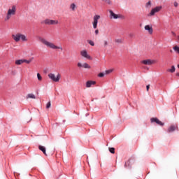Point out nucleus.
Instances as JSON below:
<instances>
[{"instance_id": "nucleus-1", "label": "nucleus", "mask_w": 179, "mask_h": 179, "mask_svg": "<svg viewBox=\"0 0 179 179\" xmlns=\"http://www.w3.org/2000/svg\"><path fill=\"white\" fill-rule=\"evenodd\" d=\"M38 40L39 41H41V43H42V44L48 47V48H51L52 50H60V51H64V48H62V46H57L55 45L54 43L50 42L41 36L38 37Z\"/></svg>"}, {"instance_id": "nucleus-2", "label": "nucleus", "mask_w": 179, "mask_h": 179, "mask_svg": "<svg viewBox=\"0 0 179 179\" xmlns=\"http://www.w3.org/2000/svg\"><path fill=\"white\" fill-rule=\"evenodd\" d=\"M16 10H17L16 5H13L9 7L4 20L6 22H8V20H10V19H12V16H15V15H16Z\"/></svg>"}, {"instance_id": "nucleus-3", "label": "nucleus", "mask_w": 179, "mask_h": 179, "mask_svg": "<svg viewBox=\"0 0 179 179\" xmlns=\"http://www.w3.org/2000/svg\"><path fill=\"white\" fill-rule=\"evenodd\" d=\"M12 38L14 40V41H15V43H19L20 40L22 41H27V37L24 34H22L20 33L13 34Z\"/></svg>"}, {"instance_id": "nucleus-4", "label": "nucleus", "mask_w": 179, "mask_h": 179, "mask_svg": "<svg viewBox=\"0 0 179 179\" xmlns=\"http://www.w3.org/2000/svg\"><path fill=\"white\" fill-rule=\"evenodd\" d=\"M48 78L51 79L53 82H59V79H61V74L58 73L57 76H55V74L52 73H50L48 75Z\"/></svg>"}, {"instance_id": "nucleus-5", "label": "nucleus", "mask_w": 179, "mask_h": 179, "mask_svg": "<svg viewBox=\"0 0 179 179\" xmlns=\"http://www.w3.org/2000/svg\"><path fill=\"white\" fill-rule=\"evenodd\" d=\"M100 15H95L93 17V21L92 22L93 29H97V24H99V20H100Z\"/></svg>"}, {"instance_id": "nucleus-6", "label": "nucleus", "mask_w": 179, "mask_h": 179, "mask_svg": "<svg viewBox=\"0 0 179 179\" xmlns=\"http://www.w3.org/2000/svg\"><path fill=\"white\" fill-rule=\"evenodd\" d=\"M43 23H44V24H48V26H51V25L58 24L59 22L58 20L46 19L43 21Z\"/></svg>"}, {"instance_id": "nucleus-7", "label": "nucleus", "mask_w": 179, "mask_h": 179, "mask_svg": "<svg viewBox=\"0 0 179 179\" xmlns=\"http://www.w3.org/2000/svg\"><path fill=\"white\" fill-rule=\"evenodd\" d=\"M80 55L83 57V58H86L87 59H90L92 61L93 59L92 57H90V55L87 53V50H84L80 51Z\"/></svg>"}, {"instance_id": "nucleus-8", "label": "nucleus", "mask_w": 179, "mask_h": 179, "mask_svg": "<svg viewBox=\"0 0 179 179\" xmlns=\"http://www.w3.org/2000/svg\"><path fill=\"white\" fill-rule=\"evenodd\" d=\"M109 13L110 15V19H121V17H122V15H117L111 10H109Z\"/></svg>"}, {"instance_id": "nucleus-9", "label": "nucleus", "mask_w": 179, "mask_h": 179, "mask_svg": "<svg viewBox=\"0 0 179 179\" xmlns=\"http://www.w3.org/2000/svg\"><path fill=\"white\" fill-rule=\"evenodd\" d=\"M160 10H162V6L155 7L150 13V16H155V13H157V12H160Z\"/></svg>"}, {"instance_id": "nucleus-10", "label": "nucleus", "mask_w": 179, "mask_h": 179, "mask_svg": "<svg viewBox=\"0 0 179 179\" xmlns=\"http://www.w3.org/2000/svg\"><path fill=\"white\" fill-rule=\"evenodd\" d=\"M141 64H143L144 65H152L153 64H156V60L145 59L143 60L141 62Z\"/></svg>"}, {"instance_id": "nucleus-11", "label": "nucleus", "mask_w": 179, "mask_h": 179, "mask_svg": "<svg viewBox=\"0 0 179 179\" xmlns=\"http://www.w3.org/2000/svg\"><path fill=\"white\" fill-rule=\"evenodd\" d=\"M151 122H156V124H157V125H160V127H163V125H164V123H163L162 121H160L157 117L151 118Z\"/></svg>"}, {"instance_id": "nucleus-12", "label": "nucleus", "mask_w": 179, "mask_h": 179, "mask_svg": "<svg viewBox=\"0 0 179 179\" xmlns=\"http://www.w3.org/2000/svg\"><path fill=\"white\" fill-rule=\"evenodd\" d=\"M144 29L148 31L149 34H153V28L150 25H145Z\"/></svg>"}, {"instance_id": "nucleus-13", "label": "nucleus", "mask_w": 179, "mask_h": 179, "mask_svg": "<svg viewBox=\"0 0 179 179\" xmlns=\"http://www.w3.org/2000/svg\"><path fill=\"white\" fill-rule=\"evenodd\" d=\"M92 85H96V81L89 80L86 83V87H92Z\"/></svg>"}, {"instance_id": "nucleus-14", "label": "nucleus", "mask_w": 179, "mask_h": 179, "mask_svg": "<svg viewBox=\"0 0 179 179\" xmlns=\"http://www.w3.org/2000/svg\"><path fill=\"white\" fill-rule=\"evenodd\" d=\"M38 149H39V150L43 152V153L44 154L45 156H47V152L45 151V147L42 146V145H39Z\"/></svg>"}, {"instance_id": "nucleus-15", "label": "nucleus", "mask_w": 179, "mask_h": 179, "mask_svg": "<svg viewBox=\"0 0 179 179\" xmlns=\"http://www.w3.org/2000/svg\"><path fill=\"white\" fill-rule=\"evenodd\" d=\"M177 129V126L176 125H171L169 129H168V132H174V130Z\"/></svg>"}, {"instance_id": "nucleus-16", "label": "nucleus", "mask_w": 179, "mask_h": 179, "mask_svg": "<svg viewBox=\"0 0 179 179\" xmlns=\"http://www.w3.org/2000/svg\"><path fill=\"white\" fill-rule=\"evenodd\" d=\"M36 99V95H34V94H28L26 96V99Z\"/></svg>"}, {"instance_id": "nucleus-17", "label": "nucleus", "mask_w": 179, "mask_h": 179, "mask_svg": "<svg viewBox=\"0 0 179 179\" xmlns=\"http://www.w3.org/2000/svg\"><path fill=\"white\" fill-rule=\"evenodd\" d=\"M167 72H171V73H174V72H176V66H172L171 69H169L167 70Z\"/></svg>"}, {"instance_id": "nucleus-18", "label": "nucleus", "mask_w": 179, "mask_h": 179, "mask_svg": "<svg viewBox=\"0 0 179 179\" xmlns=\"http://www.w3.org/2000/svg\"><path fill=\"white\" fill-rule=\"evenodd\" d=\"M83 68H85V69H90V65H89L87 63H84L83 64Z\"/></svg>"}, {"instance_id": "nucleus-19", "label": "nucleus", "mask_w": 179, "mask_h": 179, "mask_svg": "<svg viewBox=\"0 0 179 179\" xmlns=\"http://www.w3.org/2000/svg\"><path fill=\"white\" fill-rule=\"evenodd\" d=\"M70 8L71 9V10L75 11V9L76 8V5L75 3H71L70 6Z\"/></svg>"}, {"instance_id": "nucleus-20", "label": "nucleus", "mask_w": 179, "mask_h": 179, "mask_svg": "<svg viewBox=\"0 0 179 179\" xmlns=\"http://www.w3.org/2000/svg\"><path fill=\"white\" fill-rule=\"evenodd\" d=\"M23 64V59H18L15 61L16 65H22Z\"/></svg>"}, {"instance_id": "nucleus-21", "label": "nucleus", "mask_w": 179, "mask_h": 179, "mask_svg": "<svg viewBox=\"0 0 179 179\" xmlns=\"http://www.w3.org/2000/svg\"><path fill=\"white\" fill-rule=\"evenodd\" d=\"M31 61H32V59H29V60H27V59H22V62H23V64H30V62H31Z\"/></svg>"}, {"instance_id": "nucleus-22", "label": "nucleus", "mask_w": 179, "mask_h": 179, "mask_svg": "<svg viewBox=\"0 0 179 179\" xmlns=\"http://www.w3.org/2000/svg\"><path fill=\"white\" fill-rule=\"evenodd\" d=\"M37 78L39 82H41V80H43V77H41V75L39 73H37Z\"/></svg>"}, {"instance_id": "nucleus-23", "label": "nucleus", "mask_w": 179, "mask_h": 179, "mask_svg": "<svg viewBox=\"0 0 179 179\" xmlns=\"http://www.w3.org/2000/svg\"><path fill=\"white\" fill-rule=\"evenodd\" d=\"M109 152H110L113 155H114V153H115V148H109Z\"/></svg>"}, {"instance_id": "nucleus-24", "label": "nucleus", "mask_w": 179, "mask_h": 179, "mask_svg": "<svg viewBox=\"0 0 179 179\" xmlns=\"http://www.w3.org/2000/svg\"><path fill=\"white\" fill-rule=\"evenodd\" d=\"M87 43H88L90 45H92V47H94V42H93V41H92V40H88V41H87Z\"/></svg>"}, {"instance_id": "nucleus-25", "label": "nucleus", "mask_w": 179, "mask_h": 179, "mask_svg": "<svg viewBox=\"0 0 179 179\" xmlns=\"http://www.w3.org/2000/svg\"><path fill=\"white\" fill-rule=\"evenodd\" d=\"M111 72H113V69L106 70L105 71V75H110V73H111Z\"/></svg>"}, {"instance_id": "nucleus-26", "label": "nucleus", "mask_w": 179, "mask_h": 179, "mask_svg": "<svg viewBox=\"0 0 179 179\" xmlns=\"http://www.w3.org/2000/svg\"><path fill=\"white\" fill-rule=\"evenodd\" d=\"M173 50H174V51H176V52L179 54V47L178 46L173 47Z\"/></svg>"}, {"instance_id": "nucleus-27", "label": "nucleus", "mask_w": 179, "mask_h": 179, "mask_svg": "<svg viewBox=\"0 0 179 179\" xmlns=\"http://www.w3.org/2000/svg\"><path fill=\"white\" fill-rule=\"evenodd\" d=\"M104 75H105V73H100L98 74V76L99 78H103Z\"/></svg>"}, {"instance_id": "nucleus-28", "label": "nucleus", "mask_w": 179, "mask_h": 179, "mask_svg": "<svg viewBox=\"0 0 179 179\" xmlns=\"http://www.w3.org/2000/svg\"><path fill=\"white\" fill-rule=\"evenodd\" d=\"M77 66L78 68H83V64H82V63H80V62H78L77 64Z\"/></svg>"}, {"instance_id": "nucleus-29", "label": "nucleus", "mask_w": 179, "mask_h": 179, "mask_svg": "<svg viewBox=\"0 0 179 179\" xmlns=\"http://www.w3.org/2000/svg\"><path fill=\"white\" fill-rule=\"evenodd\" d=\"M115 43H117L119 44H121V43H122V39H116L115 40Z\"/></svg>"}, {"instance_id": "nucleus-30", "label": "nucleus", "mask_w": 179, "mask_h": 179, "mask_svg": "<svg viewBox=\"0 0 179 179\" xmlns=\"http://www.w3.org/2000/svg\"><path fill=\"white\" fill-rule=\"evenodd\" d=\"M50 107H51V101H49V102L46 104V108H50Z\"/></svg>"}, {"instance_id": "nucleus-31", "label": "nucleus", "mask_w": 179, "mask_h": 179, "mask_svg": "<svg viewBox=\"0 0 179 179\" xmlns=\"http://www.w3.org/2000/svg\"><path fill=\"white\" fill-rule=\"evenodd\" d=\"M103 45H104V47H107V45H108V42L107 41H104Z\"/></svg>"}, {"instance_id": "nucleus-32", "label": "nucleus", "mask_w": 179, "mask_h": 179, "mask_svg": "<svg viewBox=\"0 0 179 179\" xmlns=\"http://www.w3.org/2000/svg\"><path fill=\"white\" fill-rule=\"evenodd\" d=\"M129 160L125 162L124 164V167H129Z\"/></svg>"}, {"instance_id": "nucleus-33", "label": "nucleus", "mask_w": 179, "mask_h": 179, "mask_svg": "<svg viewBox=\"0 0 179 179\" xmlns=\"http://www.w3.org/2000/svg\"><path fill=\"white\" fill-rule=\"evenodd\" d=\"M173 5H174V7H175V8H177V6H178V3H177V1H175V2L173 3Z\"/></svg>"}, {"instance_id": "nucleus-34", "label": "nucleus", "mask_w": 179, "mask_h": 179, "mask_svg": "<svg viewBox=\"0 0 179 179\" xmlns=\"http://www.w3.org/2000/svg\"><path fill=\"white\" fill-rule=\"evenodd\" d=\"M150 87V85L146 86L147 92H149V89Z\"/></svg>"}, {"instance_id": "nucleus-35", "label": "nucleus", "mask_w": 179, "mask_h": 179, "mask_svg": "<svg viewBox=\"0 0 179 179\" xmlns=\"http://www.w3.org/2000/svg\"><path fill=\"white\" fill-rule=\"evenodd\" d=\"M95 34H96V36H97L99 34V29L95 30Z\"/></svg>"}, {"instance_id": "nucleus-36", "label": "nucleus", "mask_w": 179, "mask_h": 179, "mask_svg": "<svg viewBox=\"0 0 179 179\" xmlns=\"http://www.w3.org/2000/svg\"><path fill=\"white\" fill-rule=\"evenodd\" d=\"M151 4H152V3H151L150 1H148V2L147 3V6H150Z\"/></svg>"}, {"instance_id": "nucleus-37", "label": "nucleus", "mask_w": 179, "mask_h": 179, "mask_svg": "<svg viewBox=\"0 0 179 179\" xmlns=\"http://www.w3.org/2000/svg\"><path fill=\"white\" fill-rule=\"evenodd\" d=\"M171 34H173V36H176V34L174 33V31H172Z\"/></svg>"}, {"instance_id": "nucleus-38", "label": "nucleus", "mask_w": 179, "mask_h": 179, "mask_svg": "<svg viewBox=\"0 0 179 179\" xmlns=\"http://www.w3.org/2000/svg\"><path fill=\"white\" fill-rule=\"evenodd\" d=\"M176 76H179V73H176Z\"/></svg>"}, {"instance_id": "nucleus-39", "label": "nucleus", "mask_w": 179, "mask_h": 179, "mask_svg": "<svg viewBox=\"0 0 179 179\" xmlns=\"http://www.w3.org/2000/svg\"><path fill=\"white\" fill-rule=\"evenodd\" d=\"M178 41H179V35L178 36Z\"/></svg>"}, {"instance_id": "nucleus-40", "label": "nucleus", "mask_w": 179, "mask_h": 179, "mask_svg": "<svg viewBox=\"0 0 179 179\" xmlns=\"http://www.w3.org/2000/svg\"><path fill=\"white\" fill-rule=\"evenodd\" d=\"M129 36H130V37H132V34H130Z\"/></svg>"}, {"instance_id": "nucleus-41", "label": "nucleus", "mask_w": 179, "mask_h": 179, "mask_svg": "<svg viewBox=\"0 0 179 179\" xmlns=\"http://www.w3.org/2000/svg\"><path fill=\"white\" fill-rule=\"evenodd\" d=\"M178 68H179V64H178Z\"/></svg>"}]
</instances>
